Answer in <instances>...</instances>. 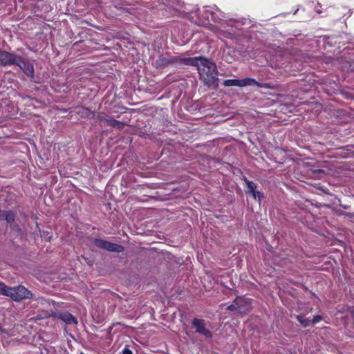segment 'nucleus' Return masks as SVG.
<instances>
[{"mask_svg":"<svg viewBox=\"0 0 354 354\" xmlns=\"http://www.w3.org/2000/svg\"><path fill=\"white\" fill-rule=\"evenodd\" d=\"M198 73L204 83L210 86L218 81L216 66L207 59H201L198 65Z\"/></svg>","mask_w":354,"mask_h":354,"instance_id":"nucleus-1","label":"nucleus"},{"mask_svg":"<svg viewBox=\"0 0 354 354\" xmlns=\"http://www.w3.org/2000/svg\"><path fill=\"white\" fill-rule=\"evenodd\" d=\"M0 293L1 295L10 297L15 301H20L24 299L31 297L32 294L24 286H19L17 287L11 288L7 286L5 283L0 281Z\"/></svg>","mask_w":354,"mask_h":354,"instance_id":"nucleus-2","label":"nucleus"},{"mask_svg":"<svg viewBox=\"0 0 354 354\" xmlns=\"http://www.w3.org/2000/svg\"><path fill=\"white\" fill-rule=\"evenodd\" d=\"M231 311L239 313H247L250 309V300L241 297H236L231 305L227 307Z\"/></svg>","mask_w":354,"mask_h":354,"instance_id":"nucleus-3","label":"nucleus"},{"mask_svg":"<svg viewBox=\"0 0 354 354\" xmlns=\"http://www.w3.org/2000/svg\"><path fill=\"white\" fill-rule=\"evenodd\" d=\"M94 243L98 248L106 250L111 252H121L124 250V248L118 244L112 243L111 242L102 240V239H95L94 241Z\"/></svg>","mask_w":354,"mask_h":354,"instance_id":"nucleus-4","label":"nucleus"},{"mask_svg":"<svg viewBox=\"0 0 354 354\" xmlns=\"http://www.w3.org/2000/svg\"><path fill=\"white\" fill-rule=\"evenodd\" d=\"M192 326L195 328L196 333L201 334L206 338L212 337V333L206 328L205 323L203 319H194L192 322Z\"/></svg>","mask_w":354,"mask_h":354,"instance_id":"nucleus-5","label":"nucleus"},{"mask_svg":"<svg viewBox=\"0 0 354 354\" xmlns=\"http://www.w3.org/2000/svg\"><path fill=\"white\" fill-rule=\"evenodd\" d=\"M18 59H19V57H17L12 54L0 50V64L1 65L16 64L19 66L21 67L20 64L18 62Z\"/></svg>","mask_w":354,"mask_h":354,"instance_id":"nucleus-6","label":"nucleus"},{"mask_svg":"<svg viewBox=\"0 0 354 354\" xmlns=\"http://www.w3.org/2000/svg\"><path fill=\"white\" fill-rule=\"evenodd\" d=\"M56 317L67 324H77V319L68 313H60Z\"/></svg>","mask_w":354,"mask_h":354,"instance_id":"nucleus-7","label":"nucleus"},{"mask_svg":"<svg viewBox=\"0 0 354 354\" xmlns=\"http://www.w3.org/2000/svg\"><path fill=\"white\" fill-rule=\"evenodd\" d=\"M252 85H256L259 87H263L265 88H272L270 86V84H261L257 82L254 79H252V78H245V79L241 80V87L245 86H252Z\"/></svg>","mask_w":354,"mask_h":354,"instance_id":"nucleus-8","label":"nucleus"},{"mask_svg":"<svg viewBox=\"0 0 354 354\" xmlns=\"http://www.w3.org/2000/svg\"><path fill=\"white\" fill-rule=\"evenodd\" d=\"M245 183L247 184L248 192L250 194H252V196H253L254 198H256L257 196L259 198V199H261V198L263 197V194L261 192H256V190H255L256 185L253 182L246 180Z\"/></svg>","mask_w":354,"mask_h":354,"instance_id":"nucleus-9","label":"nucleus"},{"mask_svg":"<svg viewBox=\"0 0 354 354\" xmlns=\"http://www.w3.org/2000/svg\"><path fill=\"white\" fill-rule=\"evenodd\" d=\"M18 62L20 64L21 66V68L24 71L28 76L32 77L33 75L34 70L32 65L25 63L20 58L18 59Z\"/></svg>","mask_w":354,"mask_h":354,"instance_id":"nucleus-10","label":"nucleus"},{"mask_svg":"<svg viewBox=\"0 0 354 354\" xmlns=\"http://www.w3.org/2000/svg\"><path fill=\"white\" fill-rule=\"evenodd\" d=\"M205 59L203 57H190L183 59V62L190 66H196L198 67V65L201 64V59Z\"/></svg>","mask_w":354,"mask_h":354,"instance_id":"nucleus-11","label":"nucleus"},{"mask_svg":"<svg viewBox=\"0 0 354 354\" xmlns=\"http://www.w3.org/2000/svg\"><path fill=\"white\" fill-rule=\"evenodd\" d=\"M5 219L7 222L11 223L15 220V215L11 212L3 211V216L0 218V220Z\"/></svg>","mask_w":354,"mask_h":354,"instance_id":"nucleus-12","label":"nucleus"},{"mask_svg":"<svg viewBox=\"0 0 354 354\" xmlns=\"http://www.w3.org/2000/svg\"><path fill=\"white\" fill-rule=\"evenodd\" d=\"M223 84L225 86H241V80H227L224 81Z\"/></svg>","mask_w":354,"mask_h":354,"instance_id":"nucleus-13","label":"nucleus"},{"mask_svg":"<svg viewBox=\"0 0 354 354\" xmlns=\"http://www.w3.org/2000/svg\"><path fill=\"white\" fill-rule=\"evenodd\" d=\"M104 121L110 126L118 127H120L119 122L113 119H111L109 118H104Z\"/></svg>","mask_w":354,"mask_h":354,"instance_id":"nucleus-14","label":"nucleus"},{"mask_svg":"<svg viewBox=\"0 0 354 354\" xmlns=\"http://www.w3.org/2000/svg\"><path fill=\"white\" fill-rule=\"evenodd\" d=\"M297 319L298 320L299 322L301 323V325H303L304 326H307L309 325L310 324V321H308V319H305L304 316L302 315H298L297 316Z\"/></svg>","mask_w":354,"mask_h":354,"instance_id":"nucleus-15","label":"nucleus"},{"mask_svg":"<svg viewBox=\"0 0 354 354\" xmlns=\"http://www.w3.org/2000/svg\"><path fill=\"white\" fill-rule=\"evenodd\" d=\"M322 319V317L319 316V315H316L313 317V320H312V322L313 324H316V323H318L319 322H320Z\"/></svg>","mask_w":354,"mask_h":354,"instance_id":"nucleus-16","label":"nucleus"},{"mask_svg":"<svg viewBox=\"0 0 354 354\" xmlns=\"http://www.w3.org/2000/svg\"><path fill=\"white\" fill-rule=\"evenodd\" d=\"M123 354H132V352L129 349L125 348L123 351Z\"/></svg>","mask_w":354,"mask_h":354,"instance_id":"nucleus-17","label":"nucleus"},{"mask_svg":"<svg viewBox=\"0 0 354 354\" xmlns=\"http://www.w3.org/2000/svg\"><path fill=\"white\" fill-rule=\"evenodd\" d=\"M3 216V211L0 210V218Z\"/></svg>","mask_w":354,"mask_h":354,"instance_id":"nucleus-18","label":"nucleus"},{"mask_svg":"<svg viewBox=\"0 0 354 354\" xmlns=\"http://www.w3.org/2000/svg\"><path fill=\"white\" fill-rule=\"evenodd\" d=\"M80 354H84V353H81Z\"/></svg>","mask_w":354,"mask_h":354,"instance_id":"nucleus-19","label":"nucleus"}]
</instances>
